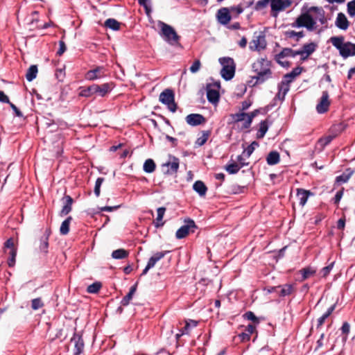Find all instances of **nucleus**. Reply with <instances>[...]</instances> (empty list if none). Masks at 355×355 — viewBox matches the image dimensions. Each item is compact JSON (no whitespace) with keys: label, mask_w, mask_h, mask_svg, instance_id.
<instances>
[{"label":"nucleus","mask_w":355,"mask_h":355,"mask_svg":"<svg viewBox=\"0 0 355 355\" xmlns=\"http://www.w3.org/2000/svg\"><path fill=\"white\" fill-rule=\"evenodd\" d=\"M72 220L71 216H68L61 224L60 233L61 235H67L69 232V226Z\"/></svg>","instance_id":"34"},{"label":"nucleus","mask_w":355,"mask_h":355,"mask_svg":"<svg viewBox=\"0 0 355 355\" xmlns=\"http://www.w3.org/2000/svg\"><path fill=\"white\" fill-rule=\"evenodd\" d=\"M137 288V282L132 286L130 288L128 293L123 297L121 300V305L125 306L130 304V300L132 299L133 295H135Z\"/></svg>","instance_id":"28"},{"label":"nucleus","mask_w":355,"mask_h":355,"mask_svg":"<svg viewBox=\"0 0 355 355\" xmlns=\"http://www.w3.org/2000/svg\"><path fill=\"white\" fill-rule=\"evenodd\" d=\"M169 252V251H163V252H158L155 253L153 256H152L148 263L147 266L150 267V268H153L156 263L162 259L166 254H167Z\"/></svg>","instance_id":"25"},{"label":"nucleus","mask_w":355,"mask_h":355,"mask_svg":"<svg viewBox=\"0 0 355 355\" xmlns=\"http://www.w3.org/2000/svg\"><path fill=\"white\" fill-rule=\"evenodd\" d=\"M105 76L104 68L97 67L94 69L89 70L85 74V78L89 80H94Z\"/></svg>","instance_id":"18"},{"label":"nucleus","mask_w":355,"mask_h":355,"mask_svg":"<svg viewBox=\"0 0 355 355\" xmlns=\"http://www.w3.org/2000/svg\"><path fill=\"white\" fill-rule=\"evenodd\" d=\"M335 135H328L324 137L320 138L318 140V144L324 148L328 144H329L331 141L335 138Z\"/></svg>","instance_id":"48"},{"label":"nucleus","mask_w":355,"mask_h":355,"mask_svg":"<svg viewBox=\"0 0 355 355\" xmlns=\"http://www.w3.org/2000/svg\"><path fill=\"white\" fill-rule=\"evenodd\" d=\"M329 42L339 51L340 56L343 58L355 55V44L351 42H345L344 36L331 37Z\"/></svg>","instance_id":"3"},{"label":"nucleus","mask_w":355,"mask_h":355,"mask_svg":"<svg viewBox=\"0 0 355 355\" xmlns=\"http://www.w3.org/2000/svg\"><path fill=\"white\" fill-rule=\"evenodd\" d=\"M336 304L331 305L327 311L318 319L317 329L320 328L324 322L325 320L333 313L335 310Z\"/></svg>","instance_id":"31"},{"label":"nucleus","mask_w":355,"mask_h":355,"mask_svg":"<svg viewBox=\"0 0 355 355\" xmlns=\"http://www.w3.org/2000/svg\"><path fill=\"white\" fill-rule=\"evenodd\" d=\"M71 342L74 343L73 355H80L84 349V341L82 336L79 334L75 333Z\"/></svg>","instance_id":"14"},{"label":"nucleus","mask_w":355,"mask_h":355,"mask_svg":"<svg viewBox=\"0 0 355 355\" xmlns=\"http://www.w3.org/2000/svg\"><path fill=\"white\" fill-rule=\"evenodd\" d=\"M354 171L352 168H347L341 175L336 178V182L338 184L346 183L354 174Z\"/></svg>","instance_id":"24"},{"label":"nucleus","mask_w":355,"mask_h":355,"mask_svg":"<svg viewBox=\"0 0 355 355\" xmlns=\"http://www.w3.org/2000/svg\"><path fill=\"white\" fill-rule=\"evenodd\" d=\"M156 165L152 159H148L145 161L143 169L146 173H151L155 171Z\"/></svg>","instance_id":"38"},{"label":"nucleus","mask_w":355,"mask_h":355,"mask_svg":"<svg viewBox=\"0 0 355 355\" xmlns=\"http://www.w3.org/2000/svg\"><path fill=\"white\" fill-rule=\"evenodd\" d=\"M185 120L191 126H197L205 122V118L200 114H190L186 116Z\"/></svg>","instance_id":"19"},{"label":"nucleus","mask_w":355,"mask_h":355,"mask_svg":"<svg viewBox=\"0 0 355 355\" xmlns=\"http://www.w3.org/2000/svg\"><path fill=\"white\" fill-rule=\"evenodd\" d=\"M270 62L266 58L258 59L252 64V69L257 73L253 76L256 79L255 84H262L271 78Z\"/></svg>","instance_id":"2"},{"label":"nucleus","mask_w":355,"mask_h":355,"mask_svg":"<svg viewBox=\"0 0 355 355\" xmlns=\"http://www.w3.org/2000/svg\"><path fill=\"white\" fill-rule=\"evenodd\" d=\"M216 18L222 25H227L231 20L232 17L227 8H222L217 11Z\"/></svg>","instance_id":"15"},{"label":"nucleus","mask_w":355,"mask_h":355,"mask_svg":"<svg viewBox=\"0 0 355 355\" xmlns=\"http://www.w3.org/2000/svg\"><path fill=\"white\" fill-rule=\"evenodd\" d=\"M101 286L102 285L100 282H96L90 284L87 287V291L89 293H97L100 291Z\"/></svg>","instance_id":"51"},{"label":"nucleus","mask_w":355,"mask_h":355,"mask_svg":"<svg viewBox=\"0 0 355 355\" xmlns=\"http://www.w3.org/2000/svg\"><path fill=\"white\" fill-rule=\"evenodd\" d=\"M105 26L113 31H118L120 28V23L112 18L107 19L105 21Z\"/></svg>","instance_id":"40"},{"label":"nucleus","mask_w":355,"mask_h":355,"mask_svg":"<svg viewBox=\"0 0 355 355\" xmlns=\"http://www.w3.org/2000/svg\"><path fill=\"white\" fill-rule=\"evenodd\" d=\"M267 164L270 166L277 164L280 162L279 153L277 151H271L266 157Z\"/></svg>","instance_id":"27"},{"label":"nucleus","mask_w":355,"mask_h":355,"mask_svg":"<svg viewBox=\"0 0 355 355\" xmlns=\"http://www.w3.org/2000/svg\"><path fill=\"white\" fill-rule=\"evenodd\" d=\"M207 98L209 103L216 104L219 101V93L217 89H214L211 85L207 86Z\"/></svg>","instance_id":"23"},{"label":"nucleus","mask_w":355,"mask_h":355,"mask_svg":"<svg viewBox=\"0 0 355 355\" xmlns=\"http://www.w3.org/2000/svg\"><path fill=\"white\" fill-rule=\"evenodd\" d=\"M244 157L245 155H243V154L239 155L237 157V164L239 166L240 168H241L243 166L249 165V162H245Z\"/></svg>","instance_id":"61"},{"label":"nucleus","mask_w":355,"mask_h":355,"mask_svg":"<svg viewBox=\"0 0 355 355\" xmlns=\"http://www.w3.org/2000/svg\"><path fill=\"white\" fill-rule=\"evenodd\" d=\"M291 0H270V15L277 17L279 12L284 11L292 5Z\"/></svg>","instance_id":"7"},{"label":"nucleus","mask_w":355,"mask_h":355,"mask_svg":"<svg viewBox=\"0 0 355 355\" xmlns=\"http://www.w3.org/2000/svg\"><path fill=\"white\" fill-rule=\"evenodd\" d=\"M209 135L210 131H202V135L196 139V145L198 146H203L207 142Z\"/></svg>","instance_id":"42"},{"label":"nucleus","mask_w":355,"mask_h":355,"mask_svg":"<svg viewBox=\"0 0 355 355\" xmlns=\"http://www.w3.org/2000/svg\"><path fill=\"white\" fill-rule=\"evenodd\" d=\"M37 74V67L36 65H31L27 70L26 78L28 81L33 80Z\"/></svg>","instance_id":"39"},{"label":"nucleus","mask_w":355,"mask_h":355,"mask_svg":"<svg viewBox=\"0 0 355 355\" xmlns=\"http://www.w3.org/2000/svg\"><path fill=\"white\" fill-rule=\"evenodd\" d=\"M317 21H319L321 25L327 23L325 11L322 7L311 6L305 12H302L291 26L292 28L304 27L309 31H313L317 28Z\"/></svg>","instance_id":"1"},{"label":"nucleus","mask_w":355,"mask_h":355,"mask_svg":"<svg viewBox=\"0 0 355 355\" xmlns=\"http://www.w3.org/2000/svg\"><path fill=\"white\" fill-rule=\"evenodd\" d=\"M268 130V123L266 120L261 121L259 123V129L257 134V137L258 139H261L264 137L266 133Z\"/></svg>","instance_id":"36"},{"label":"nucleus","mask_w":355,"mask_h":355,"mask_svg":"<svg viewBox=\"0 0 355 355\" xmlns=\"http://www.w3.org/2000/svg\"><path fill=\"white\" fill-rule=\"evenodd\" d=\"M347 12L349 16H355V0H352L347 3Z\"/></svg>","instance_id":"58"},{"label":"nucleus","mask_w":355,"mask_h":355,"mask_svg":"<svg viewBox=\"0 0 355 355\" xmlns=\"http://www.w3.org/2000/svg\"><path fill=\"white\" fill-rule=\"evenodd\" d=\"M245 189V187H241V186L236 185V184L232 185L231 187V191L234 194L243 193Z\"/></svg>","instance_id":"62"},{"label":"nucleus","mask_w":355,"mask_h":355,"mask_svg":"<svg viewBox=\"0 0 355 355\" xmlns=\"http://www.w3.org/2000/svg\"><path fill=\"white\" fill-rule=\"evenodd\" d=\"M44 306L41 297H37L31 300V308L36 311Z\"/></svg>","instance_id":"47"},{"label":"nucleus","mask_w":355,"mask_h":355,"mask_svg":"<svg viewBox=\"0 0 355 355\" xmlns=\"http://www.w3.org/2000/svg\"><path fill=\"white\" fill-rule=\"evenodd\" d=\"M243 317L245 319L248 320L252 321L254 324H259V319L252 311H247L243 315Z\"/></svg>","instance_id":"55"},{"label":"nucleus","mask_w":355,"mask_h":355,"mask_svg":"<svg viewBox=\"0 0 355 355\" xmlns=\"http://www.w3.org/2000/svg\"><path fill=\"white\" fill-rule=\"evenodd\" d=\"M193 189L200 196H205L207 191V187L205 183L200 180L194 182Z\"/></svg>","instance_id":"29"},{"label":"nucleus","mask_w":355,"mask_h":355,"mask_svg":"<svg viewBox=\"0 0 355 355\" xmlns=\"http://www.w3.org/2000/svg\"><path fill=\"white\" fill-rule=\"evenodd\" d=\"M290 83L291 80H282L278 84V92L277 93L274 100L278 99L280 101H283L284 100L286 94L288 92L290 89Z\"/></svg>","instance_id":"12"},{"label":"nucleus","mask_w":355,"mask_h":355,"mask_svg":"<svg viewBox=\"0 0 355 355\" xmlns=\"http://www.w3.org/2000/svg\"><path fill=\"white\" fill-rule=\"evenodd\" d=\"M59 46H60V48L57 52V54L58 55H62L67 50L66 44H65L64 42H63L62 40H60L59 42Z\"/></svg>","instance_id":"63"},{"label":"nucleus","mask_w":355,"mask_h":355,"mask_svg":"<svg viewBox=\"0 0 355 355\" xmlns=\"http://www.w3.org/2000/svg\"><path fill=\"white\" fill-rule=\"evenodd\" d=\"M331 101L329 100V95L327 91H323L322 96L320 98L318 104L316 105V111L319 114H324L329 110Z\"/></svg>","instance_id":"11"},{"label":"nucleus","mask_w":355,"mask_h":355,"mask_svg":"<svg viewBox=\"0 0 355 355\" xmlns=\"http://www.w3.org/2000/svg\"><path fill=\"white\" fill-rule=\"evenodd\" d=\"M284 35L288 38H293L296 37V41L298 42L300 39L304 37V33L303 31L296 32L295 31H287L284 33Z\"/></svg>","instance_id":"41"},{"label":"nucleus","mask_w":355,"mask_h":355,"mask_svg":"<svg viewBox=\"0 0 355 355\" xmlns=\"http://www.w3.org/2000/svg\"><path fill=\"white\" fill-rule=\"evenodd\" d=\"M198 325V322L193 320H189L186 321L184 327L182 329V334H188L191 328L196 327Z\"/></svg>","instance_id":"43"},{"label":"nucleus","mask_w":355,"mask_h":355,"mask_svg":"<svg viewBox=\"0 0 355 355\" xmlns=\"http://www.w3.org/2000/svg\"><path fill=\"white\" fill-rule=\"evenodd\" d=\"M316 270L313 269L312 267H306L300 270V273L302 275L301 281H304L311 276L313 275L315 273Z\"/></svg>","instance_id":"37"},{"label":"nucleus","mask_w":355,"mask_h":355,"mask_svg":"<svg viewBox=\"0 0 355 355\" xmlns=\"http://www.w3.org/2000/svg\"><path fill=\"white\" fill-rule=\"evenodd\" d=\"M296 195L299 200V203L302 207H304L307 202L309 196H313V193L309 190L304 189H297Z\"/></svg>","instance_id":"21"},{"label":"nucleus","mask_w":355,"mask_h":355,"mask_svg":"<svg viewBox=\"0 0 355 355\" xmlns=\"http://www.w3.org/2000/svg\"><path fill=\"white\" fill-rule=\"evenodd\" d=\"M302 71V68L297 67L294 68L290 73L284 75L283 78V81L291 80V83L293 80L297 76H299Z\"/></svg>","instance_id":"33"},{"label":"nucleus","mask_w":355,"mask_h":355,"mask_svg":"<svg viewBox=\"0 0 355 355\" xmlns=\"http://www.w3.org/2000/svg\"><path fill=\"white\" fill-rule=\"evenodd\" d=\"M165 211H166V208L164 207H161L157 209V216L155 220H154V222H153V224L155 227L158 228V227H162L164 225V223L162 222V219L164 216Z\"/></svg>","instance_id":"30"},{"label":"nucleus","mask_w":355,"mask_h":355,"mask_svg":"<svg viewBox=\"0 0 355 355\" xmlns=\"http://www.w3.org/2000/svg\"><path fill=\"white\" fill-rule=\"evenodd\" d=\"M174 92L171 89H164L159 95V100L162 103L167 106L168 109L175 112L177 110V104L175 102Z\"/></svg>","instance_id":"6"},{"label":"nucleus","mask_w":355,"mask_h":355,"mask_svg":"<svg viewBox=\"0 0 355 355\" xmlns=\"http://www.w3.org/2000/svg\"><path fill=\"white\" fill-rule=\"evenodd\" d=\"M335 25L340 30L346 31L349 28V22L345 14L339 12L336 19Z\"/></svg>","instance_id":"22"},{"label":"nucleus","mask_w":355,"mask_h":355,"mask_svg":"<svg viewBox=\"0 0 355 355\" xmlns=\"http://www.w3.org/2000/svg\"><path fill=\"white\" fill-rule=\"evenodd\" d=\"M297 55L301 56V53L300 51V49L297 51L293 50L291 48H284L282 49V51L276 55L275 56V60L278 64H279L282 67L287 66L288 64V62H284L281 60L283 59L285 57H291L295 58Z\"/></svg>","instance_id":"10"},{"label":"nucleus","mask_w":355,"mask_h":355,"mask_svg":"<svg viewBox=\"0 0 355 355\" xmlns=\"http://www.w3.org/2000/svg\"><path fill=\"white\" fill-rule=\"evenodd\" d=\"M350 330V325L347 322H343L342 327H341V331L342 333L345 334L346 336L348 335Z\"/></svg>","instance_id":"64"},{"label":"nucleus","mask_w":355,"mask_h":355,"mask_svg":"<svg viewBox=\"0 0 355 355\" xmlns=\"http://www.w3.org/2000/svg\"><path fill=\"white\" fill-rule=\"evenodd\" d=\"M104 181L103 178H98L95 182V187H94V193L96 197H98L100 196L101 192V187L102 183Z\"/></svg>","instance_id":"56"},{"label":"nucleus","mask_w":355,"mask_h":355,"mask_svg":"<svg viewBox=\"0 0 355 355\" xmlns=\"http://www.w3.org/2000/svg\"><path fill=\"white\" fill-rule=\"evenodd\" d=\"M197 228L195 222L190 218L185 220V224L181 226L176 232L175 236L178 239L185 238L190 232L193 233Z\"/></svg>","instance_id":"8"},{"label":"nucleus","mask_w":355,"mask_h":355,"mask_svg":"<svg viewBox=\"0 0 355 355\" xmlns=\"http://www.w3.org/2000/svg\"><path fill=\"white\" fill-rule=\"evenodd\" d=\"M129 252L125 249L120 248L114 250L112 253V257L114 259H122L128 257Z\"/></svg>","instance_id":"35"},{"label":"nucleus","mask_w":355,"mask_h":355,"mask_svg":"<svg viewBox=\"0 0 355 355\" xmlns=\"http://www.w3.org/2000/svg\"><path fill=\"white\" fill-rule=\"evenodd\" d=\"M7 249L10 250H17L14 246V241L12 238L8 239L4 243V252H6Z\"/></svg>","instance_id":"60"},{"label":"nucleus","mask_w":355,"mask_h":355,"mask_svg":"<svg viewBox=\"0 0 355 355\" xmlns=\"http://www.w3.org/2000/svg\"><path fill=\"white\" fill-rule=\"evenodd\" d=\"M161 27L160 36L168 44L172 46H179L180 37L178 35L175 29L170 25L160 21Z\"/></svg>","instance_id":"4"},{"label":"nucleus","mask_w":355,"mask_h":355,"mask_svg":"<svg viewBox=\"0 0 355 355\" xmlns=\"http://www.w3.org/2000/svg\"><path fill=\"white\" fill-rule=\"evenodd\" d=\"M278 288H280L279 292V295L281 297H285L291 295L293 291L294 288L292 284H284L282 286H278Z\"/></svg>","instance_id":"32"},{"label":"nucleus","mask_w":355,"mask_h":355,"mask_svg":"<svg viewBox=\"0 0 355 355\" xmlns=\"http://www.w3.org/2000/svg\"><path fill=\"white\" fill-rule=\"evenodd\" d=\"M248 113L239 112L236 114H232L230 115L234 122H240L247 119Z\"/></svg>","instance_id":"46"},{"label":"nucleus","mask_w":355,"mask_h":355,"mask_svg":"<svg viewBox=\"0 0 355 355\" xmlns=\"http://www.w3.org/2000/svg\"><path fill=\"white\" fill-rule=\"evenodd\" d=\"M259 144L257 141H253L250 146L247 147L245 150H243V154L245 155L246 158H249L253 151L255 149V146H258Z\"/></svg>","instance_id":"49"},{"label":"nucleus","mask_w":355,"mask_h":355,"mask_svg":"<svg viewBox=\"0 0 355 355\" xmlns=\"http://www.w3.org/2000/svg\"><path fill=\"white\" fill-rule=\"evenodd\" d=\"M219 62L222 65L220 71L221 76L225 80H230L235 74L236 64L232 58L230 57H223L219 59Z\"/></svg>","instance_id":"5"},{"label":"nucleus","mask_w":355,"mask_h":355,"mask_svg":"<svg viewBox=\"0 0 355 355\" xmlns=\"http://www.w3.org/2000/svg\"><path fill=\"white\" fill-rule=\"evenodd\" d=\"M316 47L317 45L313 42L304 44L302 49H300L301 53V60H306L309 56L315 51Z\"/></svg>","instance_id":"17"},{"label":"nucleus","mask_w":355,"mask_h":355,"mask_svg":"<svg viewBox=\"0 0 355 355\" xmlns=\"http://www.w3.org/2000/svg\"><path fill=\"white\" fill-rule=\"evenodd\" d=\"M114 87V85L112 82L103 83L102 85L96 84V87H97L96 88V95L101 97H104L111 92Z\"/></svg>","instance_id":"16"},{"label":"nucleus","mask_w":355,"mask_h":355,"mask_svg":"<svg viewBox=\"0 0 355 355\" xmlns=\"http://www.w3.org/2000/svg\"><path fill=\"white\" fill-rule=\"evenodd\" d=\"M179 158L176 157L174 155H169L168 160L166 163L162 164V167L163 169H164L165 168H166V171H164V173L166 175H172L178 172L179 169Z\"/></svg>","instance_id":"9"},{"label":"nucleus","mask_w":355,"mask_h":355,"mask_svg":"<svg viewBox=\"0 0 355 355\" xmlns=\"http://www.w3.org/2000/svg\"><path fill=\"white\" fill-rule=\"evenodd\" d=\"M268 4L270 5V0H259L255 3L254 9L256 10H261L266 8Z\"/></svg>","instance_id":"54"},{"label":"nucleus","mask_w":355,"mask_h":355,"mask_svg":"<svg viewBox=\"0 0 355 355\" xmlns=\"http://www.w3.org/2000/svg\"><path fill=\"white\" fill-rule=\"evenodd\" d=\"M334 262H331L328 266L324 267L321 270L320 273L322 275V277H326L331 271V270L334 268Z\"/></svg>","instance_id":"57"},{"label":"nucleus","mask_w":355,"mask_h":355,"mask_svg":"<svg viewBox=\"0 0 355 355\" xmlns=\"http://www.w3.org/2000/svg\"><path fill=\"white\" fill-rule=\"evenodd\" d=\"M62 200H63L64 205L60 212V216H66L69 213L71 212V211L72 209V204L73 202V198L70 196H68V195H65L63 197Z\"/></svg>","instance_id":"20"},{"label":"nucleus","mask_w":355,"mask_h":355,"mask_svg":"<svg viewBox=\"0 0 355 355\" xmlns=\"http://www.w3.org/2000/svg\"><path fill=\"white\" fill-rule=\"evenodd\" d=\"M240 169L241 168H239V166L237 164V163L235 162L227 164L225 166V170L230 174H236Z\"/></svg>","instance_id":"45"},{"label":"nucleus","mask_w":355,"mask_h":355,"mask_svg":"<svg viewBox=\"0 0 355 355\" xmlns=\"http://www.w3.org/2000/svg\"><path fill=\"white\" fill-rule=\"evenodd\" d=\"M17 256V250H12L8 252V265L9 267H13L15 264Z\"/></svg>","instance_id":"50"},{"label":"nucleus","mask_w":355,"mask_h":355,"mask_svg":"<svg viewBox=\"0 0 355 355\" xmlns=\"http://www.w3.org/2000/svg\"><path fill=\"white\" fill-rule=\"evenodd\" d=\"M200 67H201V62H200V60H196L193 62V63L192 64V65L190 67L189 70L192 73H195L200 70Z\"/></svg>","instance_id":"59"},{"label":"nucleus","mask_w":355,"mask_h":355,"mask_svg":"<svg viewBox=\"0 0 355 355\" xmlns=\"http://www.w3.org/2000/svg\"><path fill=\"white\" fill-rule=\"evenodd\" d=\"M169 252V251H163V252H158L155 253L153 256H152L148 263L147 266L150 267V268H153L156 263L162 259L166 254H167Z\"/></svg>","instance_id":"26"},{"label":"nucleus","mask_w":355,"mask_h":355,"mask_svg":"<svg viewBox=\"0 0 355 355\" xmlns=\"http://www.w3.org/2000/svg\"><path fill=\"white\" fill-rule=\"evenodd\" d=\"M258 112H259V111L257 110H255L251 112L250 113L248 114L247 119L245 120V121L243 123L244 128H248L250 127L253 118L257 116Z\"/></svg>","instance_id":"44"},{"label":"nucleus","mask_w":355,"mask_h":355,"mask_svg":"<svg viewBox=\"0 0 355 355\" xmlns=\"http://www.w3.org/2000/svg\"><path fill=\"white\" fill-rule=\"evenodd\" d=\"M138 3L141 6L144 8L147 15H149L151 12V0H138Z\"/></svg>","instance_id":"52"},{"label":"nucleus","mask_w":355,"mask_h":355,"mask_svg":"<svg viewBox=\"0 0 355 355\" xmlns=\"http://www.w3.org/2000/svg\"><path fill=\"white\" fill-rule=\"evenodd\" d=\"M266 46V42L265 36L259 35L254 37L252 41L250 43V49L252 51H260L265 49Z\"/></svg>","instance_id":"13"},{"label":"nucleus","mask_w":355,"mask_h":355,"mask_svg":"<svg viewBox=\"0 0 355 355\" xmlns=\"http://www.w3.org/2000/svg\"><path fill=\"white\" fill-rule=\"evenodd\" d=\"M49 240L47 237H42L40 239V250L46 254L48 252Z\"/></svg>","instance_id":"53"}]
</instances>
